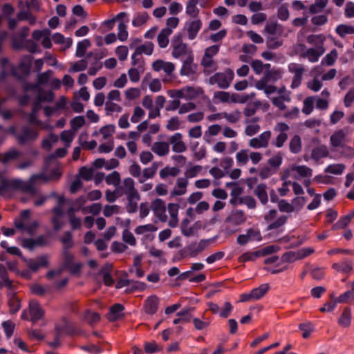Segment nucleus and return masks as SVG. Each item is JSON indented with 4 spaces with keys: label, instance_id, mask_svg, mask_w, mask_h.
I'll use <instances>...</instances> for the list:
<instances>
[{
    "label": "nucleus",
    "instance_id": "obj_1",
    "mask_svg": "<svg viewBox=\"0 0 354 354\" xmlns=\"http://www.w3.org/2000/svg\"><path fill=\"white\" fill-rule=\"evenodd\" d=\"M32 57H28L27 62H21L16 68L14 67L6 58H2L1 64L2 72L1 75V78H4L7 75L15 76L18 78H21L24 76H27L30 72V67L31 64Z\"/></svg>",
    "mask_w": 354,
    "mask_h": 354
},
{
    "label": "nucleus",
    "instance_id": "obj_2",
    "mask_svg": "<svg viewBox=\"0 0 354 354\" xmlns=\"http://www.w3.org/2000/svg\"><path fill=\"white\" fill-rule=\"evenodd\" d=\"M39 129L29 125L22 127L17 131L11 128L10 132L14 135L17 143L20 145H30L39 138Z\"/></svg>",
    "mask_w": 354,
    "mask_h": 354
},
{
    "label": "nucleus",
    "instance_id": "obj_3",
    "mask_svg": "<svg viewBox=\"0 0 354 354\" xmlns=\"http://www.w3.org/2000/svg\"><path fill=\"white\" fill-rule=\"evenodd\" d=\"M194 53H189L186 57L180 58L182 66L180 75L187 77L190 81H195L198 77V65L194 62Z\"/></svg>",
    "mask_w": 354,
    "mask_h": 354
},
{
    "label": "nucleus",
    "instance_id": "obj_4",
    "mask_svg": "<svg viewBox=\"0 0 354 354\" xmlns=\"http://www.w3.org/2000/svg\"><path fill=\"white\" fill-rule=\"evenodd\" d=\"M212 241V239H201L198 243H191L183 250L178 251V259L180 257H196L209 245Z\"/></svg>",
    "mask_w": 354,
    "mask_h": 354
},
{
    "label": "nucleus",
    "instance_id": "obj_5",
    "mask_svg": "<svg viewBox=\"0 0 354 354\" xmlns=\"http://www.w3.org/2000/svg\"><path fill=\"white\" fill-rule=\"evenodd\" d=\"M45 314L44 310L35 300L29 302L28 309L23 310L21 318L24 320H30L33 324L41 319Z\"/></svg>",
    "mask_w": 354,
    "mask_h": 354
},
{
    "label": "nucleus",
    "instance_id": "obj_6",
    "mask_svg": "<svg viewBox=\"0 0 354 354\" xmlns=\"http://www.w3.org/2000/svg\"><path fill=\"white\" fill-rule=\"evenodd\" d=\"M234 74L232 69L227 68L225 73H216L209 78L211 84H216L223 89L227 88L233 80Z\"/></svg>",
    "mask_w": 354,
    "mask_h": 354
},
{
    "label": "nucleus",
    "instance_id": "obj_7",
    "mask_svg": "<svg viewBox=\"0 0 354 354\" xmlns=\"http://www.w3.org/2000/svg\"><path fill=\"white\" fill-rule=\"evenodd\" d=\"M118 196L125 194L126 196L138 194V192L135 188V182L131 178H126L123 180L122 184L117 187Z\"/></svg>",
    "mask_w": 354,
    "mask_h": 354
},
{
    "label": "nucleus",
    "instance_id": "obj_8",
    "mask_svg": "<svg viewBox=\"0 0 354 354\" xmlns=\"http://www.w3.org/2000/svg\"><path fill=\"white\" fill-rule=\"evenodd\" d=\"M16 190L21 191L22 192L28 193L32 196H35L37 194V189L35 188V184L30 178L28 181H24L19 179H15Z\"/></svg>",
    "mask_w": 354,
    "mask_h": 354
},
{
    "label": "nucleus",
    "instance_id": "obj_9",
    "mask_svg": "<svg viewBox=\"0 0 354 354\" xmlns=\"http://www.w3.org/2000/svg\"><path fill=\"white\" fill-rule=\"evenodd\" d=\"M51 223L55 231H59L64 225V212L61 207H55L51 210Z\"/></svg>",
    "mask_w": 354,
    "mask_h": 354
},
{
    "label": "nucleus",
    "instance_id": "obj_10",
    "mask_svg": "<svg viewBox=\"0 0 354 354\" xmlns=\"http://www.w3.org/2000/svg\"><path fill=\"white\" fill-rule=\"evenodd\" d=\"M28 90H34L37 92V100L39 102H51L53 101L55 95L53 91H44L42 90L38 85H30L26 88Z\"/></svg>",
    "mask_w": 354,
    "mask_h": 354
},
{
    "label": "nucleus",
    "instance_id": "obj_11",
    "mask_svg": "<svg viewBox=\"0 0 354 354\" xmlns=\"http://www.w3.org/2000/svg\"><path fill=\"white\" fill-rule=\"evenodd\" d=\"M271 136V132L266 131L261 133L258 137L254 138L250 140L249 145L251 147L259 149L266 147Z\"/></svg>",
    "mask_w": 354,
    "mask_h": 354
},
{
    "label": "nucleus",
    "instance_id": "obj_12",
    "mask_svg": "<svg viewBox=\"0 0 354 354\" xmlns=\"http://www.w3.org/2000/svg\"><path fill=\"white\" fill-rule=\"evenodd\" d=\"M325 53V48L322 44L318 45L316 48H310L301 55L303 57H307L312 63L317 62L319 58Z\"/></svg>",
    "mask_w": 354,
    "mask_h": 354
},
{
    "label": "nucleus",
    "instance_id": "obj_13",
    "mask_svg": "<svg viewBox=\"0 0 354 354\" xmlns=\"http://www.w3.org/2000/svg\"><path fill=\"white\" fill-rule=\"evenodd\" d=\"M201 27L202 21L200 19H196L186 22L183 29L187 32L188 38L192 40L196 38Z\"/></svg>",
    "mask_w": 354,
    "mask_h": 354
},
{
    "label": "nucleus",
    "instance_id": "obj_14",
    "mask_svg": "<svg viewBox=\"0 0 354 354\" xmlns=\"http://www.w3.org/2000/svg\"><path fill=\"white\" fill-rule=\"evenodd\" d=\"M26 266L33 272L37 271L41 268H46L48 266L47 256L43 255L36 259H24Z\"/></svg>",
    "mask_w": 354,
    "mask_h": 354
},
{
    "label": "nucleus",
    "instance_id": "obj_15",
    "mask_svg": "<svg viewBox=\"0 0 354 354\" xmlns=\"http://www.w3.org/2000/svg\"><path fill=\"white\" fill-rule=\"evenodd\" d=\"M175 64L171 62H167L158 59L152 64L153 71L158 72L163 71L167 75H171L175 71Z\"/></svg>",
    "mask_w": 354,
    "mask_h": 354
},
{
    "label": "nucleus",
    "instance_id": "obj_16",
    "mask_svg": "<svg viewBox=\"0 0 354 354\" xmlns=\"http://www.w3.org/2000/svg\"><path fill=\"white\" fill-rule=\"evenodd\" d=\"M264 30L270 35H277L281 37L284 31V28L279 24L277 20L269 21L266 24Z\"/></svg>",
    "mask_w": 354,
    "mask_h": 354
},
{
    "label": "nucleus",
    "instance_id": "obj_17",
    "mask_svg": "<svg viewBox=\"0 0 354 354\" xmlns=\"http://www.w3.org/2000/svg\"><path fill=\"white\" fill-rule=\"evenodd\" d=\"M14 184H15V179L2 180L0 183V196L3 197H10L12 191L16 190Z\"/></svg>",
    "mask_w": 354,
    "mask_h": 354
},
{
    "label": "nucleus",
    "instance_id": "obj_18",
    "mask_svg": "<svg viewBox=\"0 0 354 354\" xmlns=\"http://www.w3.org/2000/svg\"><path fill=\"white\" fill-rule=\"evenodd\" d=\"M162 165V163L161 162H154L150 167L145 168L142 171L140 178L139 179V182L142 183L145 180L152 178L156 174L158 167Z\"/></svg>",
    "mask_w": 354,
    "mask_h": 354
},
{
    "label": "nucleus",
    "instance_id": "obj_19",
    "mask_svg": "<svg viewBox=\"0 0 354 354\" xmlns=\"http://www.w3.org/2000/svg\"><path fill=\"white\" fill-rule=\"evenodd\" d=\"M332 268L337 272L348 274L353 268V261L351 259L346 258L341 263H334L332 265Z\"/></svg>",
    "mask_w": 354,
    "mask_h": 354
},
{
    "label": "nucleus",
    "instance_id": "obj_20",
    "mask_svg": "<svg viewBox=\"0 0 354 354\" xmlns=\"http://www.w3.org/2000/svg\"><path fill=\"white\" fill-rule=\"evenodd\" d=\"M124 307L120 304H115L109 310L107 314V319L110 322H115L123 317V310Z\"/></svg>",
    "mask_w": 354,
    "mask_h": 354
},
{
    "label": "nucleus",
    "instance_id": "obj_21",
    "mask_svg": "<svg viewBox=\"0 0 354 354\" xmlns=\"http://www.w3.org/2000/svg\"><path fill=\"white\" fill-rule=\"evenodd\" d=\"M159 299L156 296L149 297L145 303V310L147 314L153 315L157 312Z\"/></svg>",
    "mask_w": 354,
    "mask_h": 354
},
{
    "label": "nucleus",
    "instance_id": "obj_22",
    "mask_svg": "<svg viewBox=\"0 0 354 354\" xmlns=\"http://www.w3.org/2000/svg\"><path fill=\"white\" fill-rule=\"evenodd\" d=\"M151 151L159 156H165L169 152V143L155 142L151 146Z\"/></svg>",
    "mask_w": 354,
    "mask_h": 354
},
{
    "label": "nucleus",
    "instance_id": "obj_23",
    "mask_svg": "<svg viewBox=\"0 0 354 354\" xmlns=\"http://www.w3.org/2000/svg\"><path fill=\"white\" fill-rule=\"evenodd\" d=\"M199 91L192 86H185L178 89V100L180 98L194 99L199 95Z\"/></svg>",
    "mask_w": 354,
    "mask_h": 354
},
{
    "label": "nucleus",
    "instance_id": "obj_24",
    "mask_svg": "<svg viewBox=\"0 0 354 354\" xmlns=\"http://www.w3.org/2000/svg\"><path fill=\"white\" fill-rule=\"evenodd\" d=\"M266 189L267 186L265 183H260L256 187L254 191V195L259 198L263 205H266L268 201Z\"/></svg>",
    "mask_w": 354,
    "mask_h": 354
},
{
    "label": "nucleus",
    "instance_id": "obj_25",
    "mask_svg": "<svg viewBox=\"0 0 354 354\" xmlns=\"http://www.w3.org/2000/svg\"><path fill=\"white\" fill-rule=\"evenodd\" d=\"M246 220L243 211L236 209L232 212L231 215L226 219L227 221L230 222L236 225L243 223Z\"/></svg>",
    "mask_w": 354,
    "mask_h": 354
},
{
    "label": "nucleus",
    "instance_id": "obj_26",
    "mask_svg": "<svg viewBox=\"0 0 354 354\" xmlns=\"http://www.w3.org/2000/svg\"><path fill=\"white\" fill-rule=\"evenodd\" d=\"M171 35L170 28H163L158 34L157 37V41L158 46L161 48H166L169 43V37Z\"/></svg>",
    "mask_w": 354,
    "mask_h": 354
},
{
    "label": "nucleus",
    "instance_id": "obj_27",
    "mask_svg": "<svg viewBox=\"0 0 354 354\" xmlns=\"http://www.w3.org/2000/svg\"><path fill=\"white\" fill-rule=\"evenodd\" d=\"M153 48L154 45L152 42H146L136 48L135 52L133 54V58L135 59V57L139 56L142 54L150 55L153 53Z\"/></svg>",
    "mask_w": 354,
    "mask_h": 354
},
{
    "label": "nucleus",
    "instance_id": "obj_28",
    "mask_svg": "<svg viewBox=\"0 0 354 354\" xmlns=\"http://www.w3.org/2000/svg\"><path fill=\"white\" fill-rule=\"evenodd\" d=\"M351 310L349 307H345L338 319V324L344 328H348L351 324Z\"/></svg>",
    "mask_w": 354,
    "mask_h": 354
},
{
    "label": "nucleus",
    "instance_id": "obj_29",
    "mask_svg": "<svg viewBox=\"0 0 354 354\" xmlns=\"http://www.w3.org/2000/svg\"><path fill=\"white\" fill-rule=\"evenodd\" d=\"M328 150L325 145L317 147L312 150L311 158L315 161H319L321 158L328 156Z\"/></svg>",
    "mask_w": 354,
    "mask_h": 354
},
{
    "label": "nucleus",
    "instance_id": "obj_30",
    "mask_svg": "<svg viewBox=\"0 0 354 354\" xmlns=\"http://www.w3.org/2000/svg\"><path fill=\"white\" fill-rule=\"evenodd\" d=\"M127 210L129 213H134L138 208V203L140 199L139 193L127 196Z\"/></svg>",
    "mask_w": 354,
    "mask_h": 354
},
{
    "label": "nucleus",
    "instance_id": "obj_31",
    "mask_svg": "<svg viewBox=\"0 0 354 354\" xmlns=\"http://www.w3.org/2000/svg\"><path fill=\"white\" fill-rule=\"evenodd\" d=\"M346 133L343 129H340L334 133L330 138L332 146L335 147H342Z\"/></svg>",
    "mask_w": 354,
    "mask_h": 354
},
{
    "label": "nucleus",
    "instance_id": "obj_32",
    "mask_svg": "<svg viewBox=\"0 0 354 354\" xmlns=\"http://www.w3.org/2000/svg\"><path fill=\"white\" fill-rule=\"evenodd\" d=\"M270 286L268 283H263L259 287L253 288L251 290L252 297L254 300H258L262 298L268 291Z\"/></svg>",
    "mask_w": 354,
    "mask_h": 354
},
{
    "label": "nucleus",
    "instance_id": "obj_33",
    "mask_svg": "<svg viewBox=\"0 0 354 354\" xmlns=\"http://www.w3.org/2000/svg\"><path fill=\"white\" fill-rule=\"evenodd\" d=\"M8 305L10 308V313L11 314H15L21 308L20 299L15 293L10 295L8 301Z\"/></svg>",
    "mask_w": 354,
    "mask_h": 354
},
{
    "label": "nucleus",
    "instance_id": "obj_34",
    "mask_svg": "<svg viewBox=\"0 0 354 354\" xmlns=\"http://www.w3.org/2000/svg\"><path fill=\"white\" fill-rule=\"evenodd\" d=\"M104 111L106 115H112L114 113H119L122 112V107L113 102L106 101Z\"/></svg>",
    "mask_w": 354,
    "mask_h": 354
},
{
    "label": "nucleus",
    "instance_id": "obj_35",
    "mask_svg": "<svg viewBox=\"0 0 354 354\" xmlns=\"http://www.w3.org/2000/svg\"><path fill=\"white\" fill-rule=\"evenodd\" d=\"M91 44L89 39H85L77 43L75 55L77 57L84 56L87 48L91 46Z\"/></svg>",
    "mask_w": 354,
    "mask_h": 354
},
{
    "label": "nucleus",
    "instance_id": "obj_36",
    "mask_svg": "<svg viewBox=\"0 0 354 354\" xmlns=\"http://www.w3.org/2000/svg\"><path fill=\"white\" fill-rule=\"evenodd\" d=\"M17 18L19 21L27 20L30 25H34L36 23V17L30 12L29 9L19 11Z\"/></svg>",
    "mask_w": 354,
    "mask_h": 354
},
{
    "label": "nucleus",
    "instance_id": "obj_37",
    "mask_svg": "<svg viewBox=\"0 0 354 354\" xmlns=\"http://www.w3.org/2000/svg\"><path fill=\"white\" fill-rule=\"evenodd\" d=\"M345 169L346 165L344 164H330L324 169V172L335 175H340L344 172Z\"/></svg>",
    "mask_w": 354,
    "mask_h": 354
},
{
    "label": "nucleus",
    "instance_id": "obj_38",
    "mask_svg": "<svg viewBox=\"0 0 354 354\" xmlns=\"http://www.w3.org/2000/svg\"><path fill=\"white\" fill-rule=\"evenodd\" d=\"M151 208L155 214L160 216L161 219H162V214H164L165 212V207L163 201L160 198L155 199L152 202Z\"/></svg>",
    "mask_w": 354,
    "mask_h": 354
},
{
    "label": "nucleus",
    "instance_id": "obj_39",
    "mask_svg": "<svg viewBox=\"0 0 354 354\" xmlns=\"http://www.w3.org/2000/svg\"><path fill=\"white\" fill-rule=\"evenodd\" d=\"M20 156V152L16 149H12L2 155L1 162L7 164L8 162L17 159Z\"/></svg>",
    "mask_w": 354,
    "mask_h": 354
},
{
    "label": "nucleus",
    "instance_id": "obj_40",
    "mask_svg": "<svg viewBox=\"0 0 354 354\" xmlns=\"http://www.w3.org/2000/svg\"><path fill=\"white\" fill-rule=\"evenodd\" d=\"M335 31L339 37L344 38L346 35L354 34V26L339 24L336 27Z\"/></svg>",
    "mask_w": 354,
    "mask_h": 354
},
{
    "label": "nucleus",
    "instance_id": "obj_41",
    "mask_svg": "<svg viewBox=\"0 0 354 354\" xmlns=\"http://www.w3.org/2000/svg\"><path fill=\"white\" fill-rule=\"evenodd\" d=\"M144 71L143 66H138V68H131L128 71L129 79L133 82H138L140 79V75Z\"/></svg>",
    "mask_w": 354,
    "mask_h": 354
},
{
    "label": "nucleus",
    "instance_id": "obj_42",
    "mask_svg": "<svg viewBox=\"0 0 354 354\" xmlns=\"http://www.w3.org/2000/svg\"><path fill=\"white\" fill-rule=\"evenodd\" d=\"M189 53H193L192 50L182 42L181 37L178 34V59L186 57Z\"/></svg>",
    "mask_w": 354,
    "mask_h": 354
},
{
    "label": "nucleus",
    "instance_id": "obj_43",
    "mask_svg": "<svg viewBox=\"0 0 354 354\" xmlns=\"http://www.w3.org/2000/svg\"><path fill=\"white\" fill-rule=\"evenodd\" d=\"M299 329L302 331V337L307 339L310 337V333L315 330L313 324L310 322L301 323L299 325Z\"/></svg>",
    "mask_w": 354,
    "mask_h": 354
},
{
    "label": "nucleus",
    "instance_id": "obj_44",
    "mask_svg": "<svg viewBox=\"0 0 354 354\" xmlns=\"http://www.w3.org/2000/svg\"><path fill=\"white\" fill-rule=\"evenodd\" d=\"M86 202V198L85 196H80L78 198L75 199L73 201L72 205L68 208L67 212H69L72 210L73 214H75V212L81 211L82 207L84 205Z\"/></svg>",
    "mask_w": 354,
    "mask_h": 354
},
{
    "label": "nucleus",
    "instance_id": "obj_45",
    "mask_svg": "<svg viewBox=\"0 0 354 354\" xmlns=\"http://www.w3.org/2000/svg\"><path fill=\"white\" fill-rule=\"evenodd\" d=\"M194 311V308H187L178 312V323L189 322L192 317V312Z\"/></svg>",
    "mask_w": 354,
    "mask_h": 354
},
{
    "label": "nucleus",
    "instance_id": "obj_46",
    "mask_svg": "<svg viewBox=\"0 0 354 354\" xmlns=\"http://www.w3.org/2000/svg\"><path fill=\"white\" fill-rule=\"evenodd\" d=\"M105 181L107 185H112L118 187L121 178L119 172L114 171L105 177Z\"/></svg>",
    "mask_w": 354,
    "mask_h": 354
},
{
    "label": "nucleus",
    "instance_id": "obj_47",
    "mask_svg": "<svg viewBox=\"0 0 354 354\" xmlns=\"http://www.w3.org/2000/svg\"><path fill=\"white\" fill-rule=\"evenodd\" d=\"M149 16L147 12H141L136 15L132 21L134 27H140L147 23Z\"/></svg>",
    "mask_w": 354,
    "mask_h": 354
},
{
    "label": "nucleus",
    "instance_id": "obj_48",
    "mask_svg": "<svg viewBox=\"0 0 354 354\" xmlns=\"http://www.w3.org/2000/svg\"><path fill=\"white\" fill-rule=\"evenodd\" d=\"M29 28L24 27L20 30V39L18 41L15 37L12 39V46L15 48H20L23 46L24 39L28 36Z\"/></svg>",
    "mask_w": 354,
    "mask_h": 354
},
{
    "label": "nucleus",
    "instance_id": "obj_49",
    "mask_svg": "<svg viewBox=\"0 0 354 354\" xmlns=\"http://www.w3.org/2000/svg\"><path fill=\"white\" fill-rule=\"evenodd\" d=\"M301 259V256L299 252L294 251H288L285 252L282 257H281V260L282 262H288L291 263L294 262L296 260Z\"/></svg>",
    "mask_w": 354,
    "mask_h": 354
},
{
    "label": "nucleus",
    "instance_id": "obj_50",
    "mask_svg": "<svg viewBox=\"0 0 354 354\" xmlns=\"http://www.w3.org/2000/svg\"><path fill=\"white\" fill-rule=\"evenodd\" d=\"M337 58V50L334 48L328 53L322 60V64L332 66Z\"/></svg>",
    "mask_w": 354,
    "mask_h": 354
},
{
    "label": "nucleus",
    "instance_id": "obj_51",
    "mask_svg": "<svg viewBox=\"0 0 354 354\" xmlns=\"http://www.w3.org/2000/svg\"><path fill=\"white\" fill-rule=\"evenodd\" d=\"M301 149V138L298 135L294 136L290 142V150L293 153H298Z\"/></svg>",
    "mask_w": 354,
    "mask_h": 354
},
{
    "label": "nucleus",
    "instance_id": "obj_52",
    "mask_svg": "<svg viewBox=\"0 0 354 354\" xmlns=\"http://www.w3.org/2000/svg\"><path fill=\"white\" fill-rule=\"evenodd\" d=\"M53 40L55 44H64L66 46V48H70L73 43L71 39H66L63 35L59 32H57L53 35Z\"/></svg>",
    "mask_w": 354,
    "mask_h": 354
},
{
    "label": "nucleus",
    "instance_id": "obj_53",
    "mask_svg": "<svg viewBox=\"0 0 354 354\" xmlns=\"http://www.w3.org/2000/svg\"><path fill=\"white\" fill-rule=\"evenodd\" d=\"M28 122L30 124H33L39 129H48V126L44 124L37 117V113L31 112L29 114Z\"/></svg>",
    "mask_w": 354,
    "mask_h": 354
},
{
    "label": "nucleus",
    "instance_id": "obj_54",
    "mask_svg": "<svg viewBox=\"0 0 354 354\" xmlns=\"http://www.w3.org/2000/svg\"><path fill=\"white\" fill-rule=\"evenodd\" d=\"M158 228L153 224H147L136 227L134 232L136 234H144L148 232H156Z\"/></svg>",
    "mask_w": 354,
    "mask_h": 354
},
{
    "label": "nucleus",
    "instance_id": "obj_55",
    "mask_svg": "<svg viewBox=\"0 0 354 354\" xmlns=\"http://www.w3.org/2000/svg\"><path fill=\"white\" fill-rule=\"evenodd\" d=\"M198 3V0H189L187 4L186 7V12L193 17H195L198 15L199 10L196 7L197 3Z\"/></svg>",
    "mask_w": 354,
    "mask_h": 354
},
{
    "label": "nucleus",
    "instance_id": "obj_56",
    "mask_svg": "<svg viewBox=\"0 0 354 354\" xmlns=\"http://www.w3.org/2000/svg\"><path fill=\"white\" fill-rule=\"evenodd\" d=\"M74 137V133L70 130L63 131L60 134V139L65 142V147L66 148L70 147L71 143L73 142Z\"/></svg>",
    "mask_w": 354,
    "mask_h": 354
},
{
    "label": "nucleus",
    "instance_id": "obj_57",
    "mask_svg": "<svg viewBox=\"0 0 354 354\" xmlns=\"http://www.w3.org/2000/svg\"><path fill=\"white\" fill-rule=\"evenodd\" d=\"M60 241L64 245V251L73 246V235L70 232H66Z\"/></svg>",
    "mask_w": 354,
    "mask_h": 354
},
{
    "label": "nucleus",
    "instance_id": "obj_58",
    "mask_svg": "<svg viewBox=\"0 0 354 354\" xmlns=\"http://www.w3.org/2000/svg\"><path fill=\"white\" fill-rule=\"evenodd\" d=\"M260 254L259 250L254 252H247L241 254L239 260L240 262H246L249 261H255L257 258L260 257Z\"/></svg>",
    "mask_w": 354,
    "mask_h": 354
},
{
    "label": "nucleus",
    "instance_id": "obj_59",
    "mask_svg": "<svg viewBox=\"0 0 354 354\" xmlns=\"http://www.w3.org/2000/svg\"><path fill=\"white\" fill-rule=\"evenodd\" d=\"M177 175L176 167H166L160 170V176L162 179H167L169 177H175Z\"/></svg>",
    "mask_w": 354,
    "mask_h": 354
},
{
    "label": "nucleus",
    "instance_id": "obj_60",
    "mask_svg": "<svg viewBox=\"0 0 354 354\" xmlns=\"http://www.w3.org/2000/svg\"><path fill=\"white\" fill-rule=\"evenodd\" d=\"M314 108V99L313 97H307L304 100V106L302 108V112L306 115H310Z\"/></svg>",
    "mask_w": 354,
    "mask_h": 354
},
{
    "label": "nucleus",
    "instance_id": "obj_61",
    "mask_svg": "<svg viewBox=\"0 0 354 354\" xmlns=\"http://www.w3.org/2000/svg\"><path fill=\"white\" fill-rule=\"evenodd\" d=\"M84 319L91 325H94L100 322V316L97 313L86 311L84 314Z\"/></svg>",
    "mask_w": 354,
    "mask_h": 354
},
{
    "label": "nucleus",
    "instance_id": "obj_62",
    "mask_svg": "<svg viewBox=\"0 0 354 354\" xmlns=\"http://www.w3.org/2000/svg\"><path fill=\"white\" fill-rule=\"evenodd\" d=\"M70 124L72 130L77 131L85 124V119L84 116H76L71 120Z\"/></svg>",
    "mask_w": 354,
    "mask_h": 354
},
{
    "label": "nucleus",
    "instance_id": "obj_63",
    "mask_svg": "<svg viewBox=\"0 0 354 354\" xmlns=\"http://www.w3.org/2000/svg\"><path fill=\"white\" fill-rule=\"evenodd\" d=\"M115 127L113 124H109L102 127L100 129V133L102 135L103 139L106 140L111 138L115 133Z\"/></svg>",
    "mask_w": 354,
    "mask_h": 354
},
{
    "label": "nucleus",
    "instance_id": "obj_64",
    "mask_svg": "<svg viewBox=\"0 0 354 354\" xmlns=\"http://www.w3.org/2000/svg\"><path fill=\"white\" fill-rule=\"evenodd\" d=\"M145 111L139 106H136L133 109V113L131 118L133 123H138L145 116Z\"/></svg>",
    "mask_w": 354,
    "mask_h": 354
}]
</instances>
